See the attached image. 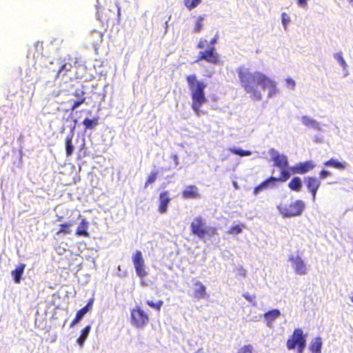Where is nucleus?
Wrapping results in <instances>:
<instances>
[{
    "label": "nucleus",
    "instance_id": "nucleus-1",
    "mask_svg": "<svg viewBox=\"0 0 353 353\" xmlns=\"http://www.w3.org/2000/svg\"><path fill=\"white\" fill-rule=\"evenodd\" d=\"M241 86L244 91L250 94L253 101L262 99L261 92L258 89L260 86L263 90H268V97L272 98L276 93V83L264 73L255 71L251 72L245 66L236 69Z\"/></svg>",
    "mask_w": 353,
    "mask_h": 353
},
{
    "label": "nucleus",
    "instance_id": "nucleus-2",
    "mask_svg": "<svg viewBox=\"0 0 353 353\" xmlns=\"http://www.w3.org/2000/svg\"><path fill=\"white\" fill-rule=\"evenodd\" d=\"M188 87L191 91L192 109L197 116L201 115L200 108L206 102L205 89L206 84L197 79L195 74H190L186 77Z\"/></svg>",
    "mask_w": 353,
    "mask_h": 353
},
{
    "label": "nucleus",
    "instance_id": "nucleus-3",
    "mask_svg": "<svg viewBox=\"0 0 353 353\" xmlns=\"http://www.w3.org/2000/svg\"><path fill=\"white\" fill-rule=\"evenodd\" d=\"M190 230L192 234L201 239L205 237L211 238L216 233V229L213 227H208L206 222L201 216H196L190 223Z\"/></svg>",
    "mask_w": 353,
    "mask_h": 353
},
{
    "label": "nucleus",
    "instance_id": "nucleus-4",
    "mask_svg": "<svg viewBox=\"0 0 353 353\" xmlns=\"http://www.w3.org/2000/svg\"><path fill=\"white\" fill-rule=\"evenodd\" d=\"M305 208V204L302 200L282 201L277 205L280 213L285 217L297 216L301 214Z\"/></svg>",
    "mask_w": 353,
    "mask_h": 353
},
{
    "label": "nucleus",
    "instance_id": "nucleus-5",
    "mask_svg": "<svg viewBox=\"0 0 353 353\" xmlns=\"http://www.w3.org/2000/svg\"><path fill=\"white\" fill-rule=\"evenodd\" d=\"M286 347L289 350L296 347L300 351H304L306 347V339L302 329H294L292 334L287 340Z\"/></svg>",
    "mask_w": 353,
    "mask_h": 353
},
{
    "label": "nucleus",
    "instance_id": "nucleus-6",
    "mask_svg": "<svg viewBox=\"0 0 353 353\" xmlns=\"http://www.w3.org/2000/svg\"><path fill=\"white\" fill-rule=\"evenodd\" d=\"M130 322L134 327L142 328L148 323L149 316L140 306H135L130 310Z\"/></svg>",
    "mask_w": 353,
    "mask_h": 353
},
{
    "label": "nucleus",
    "instance_id": "nucleus-7",
    "mask_svg": "<svg viewBox=\"0 0 353 353\" xmlns=\"http://www.w3.org/2000/svg\"><path fill=\"white\" fill-rule=\"evenodd\" d=\"M201 61H205L212 65H217L220 63V55L216 52L214 46H208L205 50H201L199 52L195 62Z\"/></svg>",
    "mask_w": 353,
    "mask_h": 353
},
{
    "label": "nucleus",
    "instance_id": "nucleus-8",
    "mask_svg": "<svg viewBox=\"0 0 353 353\" xmlns=\"http://www.w3.org/2000/svg\"><path fill=\"white\" fill-rule=\"evenodd\" d=\"M132 261L137 273V275L140 278H144L147 276L148 272L145 270V261L143 254L140 250H136L132 256Z\"/></svg>",
    "mask_w": 353,
    "mask_h": 353
},
{
    "label": "nucleus",
    "instance_id": "nucleus-9",
    "mask_svg": "<svg viewBox=\"0 0 353 353\" xmlns=\"http://www.w3.org/2000/svg\"><path fill=\"white\" fill-rule=\"evenodd\" d=\"M289 261L292 263L294 272L299 275H305L308 272V267L300 256H289Z\"/></svg>",
    "mask_w": 353,
    "mask_h": 353
},
{
    "label": "nucleus",
    "instance_id": "nucleus-10",
    "mask_svg": "<svg viewBox=\"0 0 353 353\" xmlns=\"http://www.w3.org/2000/svg\"><path fill=\"white\" fill-rule=\"evenodd\" d=\"M304 183L307 190L310 192L312 195V200L314 201L316 200L317 191L321 184L320 179L315 176H308L305 177Z\"/></svg>",
    "mask_w": 353,
    "mask_h": 353
},
{
    "label": "nucleus",
    "instance_id": "nucleus-11",
    "mask_svg": "<svg viewBox=\"0 0 353 353\" xmlns=\"http://www.w3.org/2000/svg\"><path fill=\"white\" fill-rule=\"evenodd\" d=\"M269 154L271 157V160L274 161V165L275 167L287 168L288 165V157L285 154H279L275 149L270 148L269 150Z\"/></svg>",
    "mask_w": 353,
    "mask_h": 353
},
{
    "label": "nucleus",
    "instance_id": "nucleus-12",
    "mask_svg": "<svg viewBox=\"0 0 353 353\" xmlns=\"http://www.w3.org/2000/svg\"><path fill=\"white\" fill-rule=\"evenodd\" d=\"M115 10L118 17L120 16V8L117 5H114L112 9L103 8L99 12V19L102 22L108 23L110 19H113L115 16Z\"/></svg>",
    "mask_w": 353,
    "mask_h": 353
},
{
    "label": "nucleus",
    "instance_id": "nucleus-13",
    "mask_svg": "<svg viewBox=\"0 0 353 353\" xmlns=\"http://www.w3.org/2000/svg\"><path fill=\"white\" fill-rule=\"evenodd\" d=\"M170 201V193L168 190L161 192L159 197L158 212L161 214H165L168 211Z\"/></svg>",
    "mask_w": 353,
    "mask_h": 353
},
{
    "label": "nucleus",
    "instance_id": "nucleus-14",
    "mask_svg": "<svg viewBox=\"0 0 353 353\" xmlns=\"http://www.w3.org/2000/svg\"><path fill=\"white\" fill-rule=\"evenodd\" d=\"M314 167L315 165L312 161H307L296 164L292 168V170L294 174H303L312 170Z\"/></svg>",
    "mask_w": 353,
    "mask_h": 353
},
{
    "label": "nucleus",
    "instance_id": "nucleus-15",
    "mask_svg": "<svg viewBox=\"0 0 353 353\" xmlns=\"http://www.w3.org/2000/svg\"><path fill=\"white\" fill-rule=\"evenodd\" d=\"M182 198L185 199H196L201 197L199 188L194 185H190L181 192Z\"/></svg>",
    "mask_w": 353,
    "mask_h": 353
},
{
    "label": "nucleus",
    "instance_id": "nucleus-16",
    "mask_svg": "<svg viewBox=\"0 0 353 353\" xmlns=\"http://www.w3.org/2000/svg\"><path fill=\"white\" fill-rule=\"evenodd\" d=\"M93 302H94V299L92 298L89 300L88 303H87V305L85 306H84L83 307H82L81 309H80L79 310L77 311L74 319L72 320V321L71 322V323L70 325V327H72L77 323H78L81 320L83 316L92 309Z\"/></svg>",
    "mask_w": 353,
    "mask_h": 353
},
{
    "label": "nucleus",
    "instance_id": "nucleus-17",
    "mask_svg": "<svg viewBox=\"0 0 353 353\" xmlns=\"http://www.w3.org/2000/svg\"><path fill=\"white\" fill-rule=\"evenodd\" d=\"M277 182L276 177L270 176L263 182H261L259 185L254 188L253 193L256 195L259 194L261 192L269 188L270 187L274 186L276 183Z\"/></svg>",
    "mask_w": 353,
    "mask_h": 353
},
{
    "label": "nucleus",
    "instance_id": "nucleus-18",
    "mask_svg": "<svg viewBox=\"0 0 353 353\" xmlns=\"http://www.w3.org/2000/svg\"><path fill=\"white\" fill-rule=\"evenodd\" d=\"M194 288L193 290V296L196 299H203L206 296V288L205 286L199 281H196L194 283Z\"/></svg>",
    "mask_w": 353,
    "mask_h": 353
},
{
    "label": "nucleus",
    "instance_id": "nucleus-19",
    "mask_svg": "<svg viewBox=\"0 0 353 353\" xmlns=\"http://www.w3.org/2000/svg\"><path fill=\"white\" fill-rule=\"evenodd\" d=\"M89 223L85 220V219H81L79 225H78L75 235L78 236H84L88 237L90 234L88 232Z\"/></svg>",
    "mask_w": 353,
    "mask_h": 353
},
{
    "label": "nucleus",
    "instance_id": "nucleus-20",
    "mask_svg": "<svg viewBox=\"0 0 353 353\" xmlns=\"http://www.w3.org/2000/svg\"><path fill=\"white\" fill-rule=\"evenodd\" d=\"M25 268L26 264L20 263L14 270L11 272V275L16 283H19L21 282Z\"/></svg>",
    "mask_w": 353,
    "mask_h": 353
},
{
    "label": "nucleus",
    "instance_id": "nucleus-21",
    "mask_svg": "<svg viewBox=\"0 0 353 353\" xmlns=\"http://www.w3.org/2000/svg\"><path fill=\"white\" fill-rule=\"evenodd\" d=\"M219 39V37L218 32L216 33L214 37L209 42L207 39H201L196 45V48L199 49H203L207 45H208V46H214V44L217 43Z\"/></svg>",
    "mask_w": 353,
    "mask_h": 353
},
{
    "label": "nucleus",
    "instance_id": "nucleus-22",
    "mask_svg": "<svg viewBox=\"0 0 353 353\" xmlns=\"http://www.w3.org/2000/svg\"><path fill=\"white\" fill-rule=\"evenodd\" d=\"M322 344L321 338L316 337L312 341L309 349L312 353H321Z\"/></svg>",
    "mask_w": 353,
    "mask_h": 353
},
{
    "label": "nucleus",
    "instance_id": "nucleus-23",
    "mask_svg": "<svg viewBox=\"0 0 353 353\" xmlns=\"http://www.w3.org/2000/svg\"><path fill=\"white\" fill-rule=\"evenodd\" d=\"M302 123L307 127H311L313 129L320 130H321V125L320 123L316 121V120L307 117V116H303L301 117Z\"/></svg>",
    "mask_w": 353,
    "mask_h": 353
},
{
    "label": "nucleus",
    "instance_id": "nucleus-24",
    "mask_svg": "<svg viewBox=\"0 0 353 353\" xmlns=\"http://www.w3.org/2000/svg\"><path fill=\"white\" fill-rule=\"evenodd\" d=\"M73 137L74 134L73 133H71L68 134L65 139V152L67 157L71 156L74 152V147L72 144Z\"/></svg>",
    "mask_w": 353,
    "mask_h": 353
},
{
    "label": "nucleus",
    "instance_id": "nucleus-25",
    "mask_svg": "<svg viewBox=\"0 0 353 353\" xmlns=\"http://www.w3.org/2000/svg\"><path fill=\"white\" fill-rule=\"evenodd\" d=\"M288 188L295 192H300L302 188V181L300 177L294 176L288 183Z\"/></svg>",
    "mask_w": 353,
    "mask_h": 353
},
{
    "label": "nucleus",
    "instance_id": "nucleus-26",
    "mask_svg": "<svg viewBox=\"0 0 353 353\" xmlns=\"http://www.w3.org/2000/svg\"><path fill=\"white\" fill-rule=\"evenodd\" d=\"M325 166L332 167L339 170H344L346 168L345 163H342L334 159H330L323 163Z\"/></svg>",
    "mask_w": 353,
    "mask_h": 353
},
{
    "label": "nucleus",
    "instance_id": "nucleus-27",
    "mask_svg": "<svg viewBox=\"0 0 353 353\" xmlns=\"http://www.w3.org/2000/svg\"><path fill=\"white\" fill-rule=\"evenodd\" d=\"M72 67V65L70 63H64L61 64V65L57 71L56 77L59 78L61 77H65L67 75L68 72H69L71 70Z\"/></svg>",
    "mask_w": 353,
    "mask_h": 353
},
{
    "label": "nucleus",
    "instance_id": "nucleus-28",
    "mask_svg": "<svg viewBox=\"0 0 353 353\" xmlns=\"http://www.w3.org/2000/svg\"><path fill=\"white\" fill-rule=\"evenodd\" d=\"M91 330V326L86 325L82 330L81 336L77 339V342L80 346H83Z\"/></svg>",
    "mask_w": 353,
    "mask_h": 353
},
{
    "label": "nucleus",
    "instance_id": "nucleus-29",
    "mask_svg": "<svg viewBox=\"0 0 353 353\" xmlns=\"http://www.w3.org/2000/svg\"><path fill=\"white\" fill-rule=\"evenodd\" d=\"M83 124L85 125V130H93L99 124V119L97 117L93 119L85 118Z\"/></svg>",
    "mask_w": 353,
    "mask_h": 353
},
{
    "label": "nucleus",
    "instance_id": "nucleus-30",
    "mask_svg": "<svg viewBox=\"0 0 353 353\" xmlns=\"http://www.w3.org/2000/svg\"><path fill=\"white\" fill-rule=\"evenodd\" d=\"M281 315V312L278 309H274L265 313L264 317L268 322H272Z\"/></svg>",
    "mask_w": 353,
    "mask_h": 353
},
{
    "label": "nucleus",
    "instance_id": "nucleus-31",
    "mask_svg": "<svg viewBox=\"0 0 353 353\" xmlns=\"http://www.w3.org/2000/svg\"><path fill=\"white\" fill-rule=\"evenodd\" d=\"M204 20H205V15L198 16L196 18V20H195V22L194 24V28H193V32L194 33H199L201 31V30L203 29Z\"/></svg>",
    "mask_w": 353,
    "mask_h": 353
},
{
    "label": "nucleus",
    "instance_id": "nucleus-32",
    "mask_svg": "<svg viewBox=\"0 0 353 353\" xmlns=\"http://www.w3.org/2000/svg\"><path fill=\"white\" fill-rule=\"evenodd\" d=\"M72 226V223L67 222L64 223H61L59 225V230L56 232L57 235H59L61 234H68L71 233L70 227Z\"/></svg>",
    "mask_w": 353,
    "mask_h": 353
},
{
    "label": "nucleus",
    "instance_id": "nucleus-33",
    "mask_svg": "<svg viewBox=\"0 0 353 353\" xmlns=\"http://www.w3.org/2000/svg\"><path fill=\"white\" fill-rule=\"evenodd\" d=\"M158 174V171H152L147 177V180L144 184V188H147L150 185L154 183L157 179Z\"/></svg>",
    "mask_w": 353,
    "mask_h": 353
},
{
    "label": "nucleus",
    "instance_id": "nucleus-34",
    "mask_svg": "<svg viewBox=\"0 0 353 353\" xmlns=\"http://www.w3.org/2000/svg\"><path fill=\"white\" fill-rule=\"evenodd\" d=\"M281 173L279 178H276L277 181L285 182L290 177V172L287 168H281Z\"/></svg>",
    "mask_w": 353,
    "mask_h": 353
},
{
    "label": "nucleus",
    "instance_id": "nucleus-35",
    "mask_svg": "<svg viewBox=\"0 0 353 353\" xmlns=\"http://www.w3.org/2000/svg\"><path fill=\"white\" fill-rule=\"evenodd\" d=\"M229 150L231 153L239 155L240 157L250 156L252 154L251 151L244 150L241 148H230Z\"/></svg>",
    "mask_w": 353,
    "mask_h": 353
},
{
    "label": "nucleus",
    "instance_id": "nucleus-36",
    "mask_svg": "<svg viewBox=\"0 0 353 353\" xmlns=\"http://www.w3.org/2000/svg\"><path fill=\"white\" fill-rule=\"evenodd\" d=\"M201 3V0H184V4L189 10L197 7Z\"/></svg>",
    "mask_w": 353,
    "mask_h": 353
},
{
    "label": "nucleus",
    "instance_id": "nucleus-37",
    "mask_svg": "<svg viewBox=\"0 0 353 353\" xmlns=\"http://www.w3.org/2000/svg\"><path fill=\"white\" fill-rule=\"evenodd\" d=\"M243 225H235L230 227L227 232L229 234L236 235L242 232Z\"/></svg>",
    "mask_w": 353,
    "mask_h": 353
},
{
    "label": "nucleus",
    "instance_id": "nucleus-38",
    "mask_svg": "<svg viewBox=\"0 0 353 353\" xmlns=\"http://www.w3.org/2000/svg\"><path fill=\"white\" fill-rule=\"evenodd\" d=\"M146 304L149 307L154 308L157 311H159L161 310L162 305H163V301L162 300H159L157 302L154 303L152 301H147Z\"/></svg>",
    "mask_w": 353,
    "mask_h": 353
},
{
    "label": "nucleus",
    "instance_id": "nucleus-39",
    "mask_svg": "<svg viewBox=\"0 0 353 353\" xmlns=\"http://www.w3.org/2000/svg\"><path fill=\"white\" fill-rule=\"evenodd\" d=\"M334 57L343 68H345L347 66L346 62L343 57V54L341 52L334 54Z\"/></svg>",
    "mask_w": 353,
    "mask_h": 353
},
{
    "label": "nucleus",
    "instance_id": "nucleus-40",
    "mask_svg": "<svg viewBox=\"0 0 353 353\" xmlns=\"http://www.w3.org/2000/svg\"><path fill=\"white\" fill-rule=\"evenodd\" d=\"M236 272V275L241 277H245L247 274V271L243 268L242 265H239L236 267L234 270Z\"/></svg>",
    "mask_w": 353,
    "mask_h": 353
},
{
    "label": "nucleus",
    "instance_id": "nucleus-41",
    "mask_svg": "<svg viewBox=\"0 0 353 353\" xmlns=\"http://www.w3.org/2000/svg\"><path fill=\"white\" fill-rule=\"evenodd\" d=\"M238 353H253V347L252 345H245L241 347Z\"/></svg>",
    "mask_w": 353,
    "mask_h": 353
},
{
    "label": "nucleus",
    "instance_id": "nucleus-42",
    "mask_svg": "<svg viewBox=\"0 0 353 353\" xmlns=\"http://www.w3.org/2000/svg\"><path fill=\"white\" fill-rule=\"evenodd\" d=\"M85 101V97L79 98L78 100L74 101L73 105L71 107V110L74 111L76 108L79 107L81 104H83Z\"/></svg>",
    "mask_w": 353,
    "mask_h": 353
},
{
    "label": "nucleus",
    "instance_id": "nucleus-43",
    "mask_svg": "<svg viewBox=\"0 0 353 353\" xmlns=\"http://www.w3.org/2000/svg\"><path fill=\"white\" fill-rule=\"evenodd\" d=\"M243 296L250 303H252L253 305H256V303L255 301V296H252L248 293H245L243 294Z\"/></svg>",
    "mask_w": 353,
    "mask_h": 353
},
{
    "label": "nucleus",
    "instance_id": "nucleus-44",
    "mask_svg": "<svg viewBox=\"0 0 353 353\" xmlns=\"http://www.w3.org/2000/svg\"><path fill=\"white\" fill-rule=\"evenodd\" d=\"M83 86L81 85V89H77L75 90V92L73 93V95L78 97V98H81V97H84L85 96V91L83 90Z\"/></svg>",
    "mask_w": 353,
    "mask_h": 353
},
{
    "label": "nucleus",
    "instance_id": "nucleus-45",
    "mask_svg": "<svg viewBox=\"0 0 353 353\" xmlns=\"http://www.w3.org/2000/svg\"><path fill=\"white\" fill-rule=\"evenodd\" d=\"M281 17H282V23L285 26H286L287 24L290 22V17L285 12L282 13Z\"/></svg>",
    "mask_w": 353,
    "mask_h": 353
},
{
    "label": "nucleus",
    "instance_id": "nucleus-46",
    "mask_svg": "<svg viewBox=\"0 0 353 353\" xmlns=\"http://www.w3.org/2000/svg\"><path fill=\"white\" fill-rule=\"evenodd\" d=\"M330 172L327 170H323L319 172V178L320 179H325L327 176L330 175Z\"/></svg>",
    "mask_w": 353,
    "mask_h": 353
},
{
    "label": "nucleus",
    "instance_id": "nucleus-47",
    "mask_svg": "<svg viewBox=\"0 0 353 353\" xmlns=\"http://www.w3.org/2000/svg\"><path fill=\"white\" fill-rule=\"evenodd\" d=\"M308 0H297L298 5L301 7H306L307 5Z\"/></svg>",
    "mask_w": 353,
    "mask_h": 353
},
{
    "label": "nucleus",
    "instance_id": "nucleus-48",
    "mask_svg": "<svg viewBox=\"0 0 353 353\" xmlns=\"http://www.w3.org/2000/svg\"><path fill=\"white\" fill-rule=\"evenodd\" d=\"M286 82L287 83L290 85L292 88L295 86V81L291 79V78H288L286 79Z\"/></svg>",
    "mask_w": 353,
    "mask_h": 353
},
{
    "label": "nucleus",
    "instance_id": "nucleus-49",
    "mask_svg": "<svg viewBox=\"0 0 353 353\" xmlns=\"http://www.w3.org/2000/svg\"><path fill=\"white\" fill-rule=\"evenodd\" d=\"M303 351H300V350H297V352L296 353H303Z\"/></svg>",
    "mask_w": 353,
    "mask_h": 353
},
{
    "label": "nucleus",
    "instance_id": "nucleus-50",
    "mask_svg": "<svg viewBox=\"0 0 353 353\" xmlns=\"http://www.w3.org/2000/svg\"><path fill=\"white\" fill-rule=\"evenodd\" d=\"M349 3H353V0H347Z\"/></svg>",
    "mask_w": 353,
    "mask_h": 353
}]
</instances>
